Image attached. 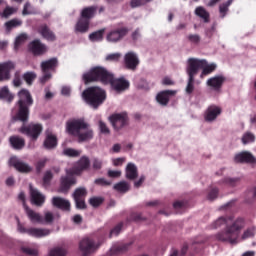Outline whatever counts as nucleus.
<instances>
[{
    "instance_id": "0e129e2a",
    "label": "nucleus",
    "mask_w": 256,
    "mask_h": 256,
    "mask_svg": "<svg viewBox=\"0 0 256 256\" xmlns=\"http://www.w3.org/2000/svg\"><path fill=\"white\" fill-rule=\"evenodd\" d=\"M122 172L120 170H108V177H111L112 179H117L121 177Z\"/></svg>"
},
{
    "instance_id": "680f3d73",
    "label": "nucleus",
    "mask_w": 256,
    "mask_h": 256,
    "mask_svg": "<svg viewBox=\"0 0 256 256\" xmlns=\"http://www.w3.org/2000/svg\"><path fill=\"white\" fill-rule=\"evenodd\" d=\"M94 183L96 185H100L101 187H107V186L111 185V182H109V180H107L105 178H98L94 181Z\"/></svg>"
},
{
    "instance_id": "c03bdc74",
    "label": "nucleus",
    "mask_w": 256,
    "mask_h": 256,
    "mask_svg": "<svg viewBox=\"0 0 256 256\" xmlns=\"http://www.w3.org/2000/svg\"><path fill=\"white\" fill-rule=\"evenodd\" d=\"M255 233H256L255 227L248 228L243 232L241 239L243 241H245L246 239H253V237H255Z\"/></svg>"
},
{
    "instance_id": "a878e982",
    "label": "nucleus",
    "mask_w": 256,
    "mask_h": 256,
    "mask_svg": "<svg viewBox=\"0 0 256 256\" xmlns=\"http://www.w3.org/2000/svg\"><path fill=\"white\" fill-rule=\"evenodd\" d=\"M91 22L85 18H79L74 25V33H87L89 31V27Z\"/></svg>"
},
{
    "instance_id": "72a5a7b5",
    "label": "nucleus",
    "mask_w": 256,
    "mask_h": 256,
    "mask_svg": "<svg viewBox=\"0 0 256 256\" xmlns=\"http://www.w3.org/2000/svg\"><path fill=\"white\" fill-rule=\"evenodd\" d=\"M9 141L13 149H23L25 147V139L19 136H11Z\"/></svg>"
},
{
    "instance_id": "37998d69",
    "label": "nucleus",
    "mask_w": 256,
    "mask_h": 256,
    "mask_svg": "<svg viewBox=\"0 0 256 256\" xmlns=\"http://www.w3.org/2000/svg\"><path fill=\"white\" fill-rule=\"evenodd\" d=\"M23 79L27 85H33V81L37 79V74L35 72H25Z\"/></svg>"
},
{
    "instance_id": "4be33fe9",
    "label": "nucleus",
    "mask_w": 256,
    "mask_h": 256,
    "mask_svg": "<svg viewBox=\"0 0 256 256\" xmlns=\"http://www.w3.org/2000/svg\"><path fill=\"white\" fill-rule=\"evenodd\" d=\"M29 51H31L34 55H43L47 53V46L41 43V40H34L28 45Z\"/></svg>"
},
{
    "instance_id": "9d476101",
    "label": "nucleus",
    "mask_w": 256,
    "mask_h": 256,
    "mask_svg": "<svg viewBox=\"0 0 256 256\" xmlns=\"http://www.w3.org/2000/svg\"><path fill=\"white\" fill-rule=\"evenodd\" d=\"M223 113V108L216 104L209 105L203 114L204 121L206 123H215L217 118Z\"/></svg>"
},
{
    "instance_id": "7ed1b4c3",
    "label": "nucleus",
    "mask_w": 256,
    "mask_h": 256,
    "mask_svg": "<svg viewBox=\"0 0 256 256\" xmlns=\"http://www.w3.org/2000/svg\"><path fill=\"white\" fill-rule=\"evenodd\" d=\"M89 165V158L84 156L78 161L77 168L66 170L67 176L61 178L58 193H67V191L71 189L72 185H75V183H77V179L73 177V175H81L82 171H85V169H89Z\"/></svg>"
},
{
    "instance_id": "cd10ccee",
    "label": "nucleus",
    "mask_w": 256,
    "mask_h": 256,
    "mask_svg": "<svg viewBox=\"0 0 256 256\" xmlns=\"http://www.w3.org/2000/svg\"><path fill=\"white\" fill-rule=\"evenodd\" d=\"M138 175L139 172L137 166L134 163L129 162L125 168L126 179H129L130 181H135V178L138 177Z\"/></svg>"
},
{
    "instance_id": "09e8293b",
    "label": "nucleus",
    "mask_w": 256,
    "mask_h": 256,
    "mask_svg": "<svg viewBox=\"0 0 256 256\" xmlns=\"http://www.w3.org/2000/svg\"><path fill=\"white\" fill-rule=\"evenodd\" d=\"M233 3V0H228L226 3H223L220 5L219 11L221 14V17H225L227 15V12L229 11V6Z\"/></svg>"
},
{
    "instance_id": "f8f14e48",
    "label": "nucleus",
    "mask_w": 256,
    "mask_h": 256,
    "mask_svg": "<svg viewBox=\"0 0 256 256\" xmlns=\"http://www.w3.org/2000/svg\"><path fill=\"white\" fill-rule=\"evenodd\" d=\"M85 197H87V189L80 187L74 191L73 198L77 209H86L87 204H85Z\"/></svg>"
},
{
    "instance_id": "2eb2a0df",
    "label": "nucleus",
    "mask_w": 256,
    "mask_h": 256,
    "mask_svg": "<svg viewBox=\"0 0 256 256\" xmlns=\"http://www.w3.org/2000/svg\"><path fill=\"white\" fill-rule=\"evenodd\" d=\"M9 164L20 173H31L33 171V168L29 164L19 160L16 156L10 158Z\"/></svg>"
},
{
    "instance_id": "0eeeda50",
    "label": "nucleus",
    "mask_w": 256,
    "mask_h": 256,
    "mask_svg": "<svg viewBox=\"0 0 256 256\" xmlns=\"http://www.w3.org/2000/svg\"><path fill=\"white\" fill-rule=\"evenodd\" d=\"M18 106L19 111L16 115V119L19 121H27L29 119V107L33 105V97L27 89H21L18 92Z\"/></svg>"
},
{
    "instance_id": "393cba45",
    "label": "nucleus",
    "mask_w": 256,
    "mask_h": 256,
    "mask_svg": "<svg viewBox=\"0 0 256 256\" xmlns=\"http://www.w3.org/2000/svg\"><path fill=\"white\" fill-rule=\"evenodd\" d=\"M223 83H225V77L214 76L207 80L206 85L208 87H211L213 91H221V87H223Z\"/></svg>"
},
{
    "instance_id": "8fccbe9b",
    "label": "nucleus",
    "mask_w": 256,
    "mask_h": 256,
    "mask_svg": "<svg viewBox=\"0 0 256 256\" xmlns=\"http://www.w3.org/2000/svg\"><path fill=\"white\" fill-rule=\"evenodd\" d=\"M16 11H18V8H14V7H9V6H7V7L4 9L3 13H0V15H1L2 17L7 18V17H11V15H15V12H16Z\"/></svg>"
},
{
    "instance_id": "5fc2aeb1",
    "label": "nucleus",
    "mask_w": 256,
    "mask_h": 256,
    "mask_svg": "<svg viewBox=\"0 0 256 256\" xmlns=\"http://www.w3.org/2000/svg\"><path fill=\"white\" fill-rule=\"evenodd\" d=\"M151 0H131L130 5L133 9L137 7H141L142 5H145L146 3H149Z\"/></svg>"
},
{
    "instance_id": "052dcab7",
    "label": "nucleus",
    "mask_w": 256,
    "mask_h": 256,
    "mask_svg": "<svg viewBox=\"0 0 256 256\" xmlns=\"http://www.w3.org/2000/svg\"><path fill=\"white\" fill-rule=\"evenodd\" d=\"M71 86L69 85H64L61 87V95H63V97H71Z\"/></svg>"
},
{
    "instance_id": "423d86ee",
    "label": "nucleus",
    "mask_w": 256,
    "mask_h": 256,
    "mask_svg": "<svg viewBox=\"0 0 256 256\" xmlns=\"http://www.w3.org/2000/svg\"><path fill=\"white\" fill-rule=\"evenodd\" d=\"M113 77V73L107 70L103 66H95L92 67L87 73L83 74V81L87 85L88 83H93V81H99L103 85H109V81H111Z\"/></svg>"
},
{
    "instance_id": "f704fd0d",
    "label": "nucleus",
    "mask_w": 256,
    "mask_h": 256,
    "mask_svg": "<svg viewBox=\"0 0 256 256\" xmlns=\"http://www.w3.org/2000/svg\"><path fill=\"white\" fill-rule=\"evenodd\" d=\"M194 13L197 17H200V19L203 20L204 23H209V12H207V10L204 7H196Z\"/></svg>"
},
{
    "instance_id": "39448f33",
    "label": "nucleus",
    "mask_w": 256,
    "mask_h": 256,
    "mask_svg": "<svg viewBox=\"0 0 256 256\" xmlns=\"http://www.w3.org/2000/svg\"><path fill=\"white\" fill-rule=\"evenodd\" d=\"M82 99L92 109H97L107 100V92L99 86H92L83 91Z\"/></svg>"
},
{
    "instance_id": "ddd939ff",
    "label": "nucleus",
    "mask_w": 256,
    "mask_h": 256,
    "mask_svg": "<svg viewBox=\"0 0 256 256\" xmlns=\"http://www.w3.org/2000/svg\"><path fill=\"white\" fill-rule=\"evenodd\" d=\"M124 65L126 69L135 71L139 66V56L135 52H128L124 55Z\"/></svg>"
},
{
    "instance_id": "bb28decb",
    "label": "nucleus",
    "mask_w": 256,
    "mask_h": 256,
    "mask_svg": "<svg viewBox=\"0 0 256 256\" xmlns=\"http://www.w3.org/2000/svg\"><path fill=\"white\" fill-rule=\"evenodd\" d=\"M97 247H99V245L95 244V242H93V240L89 238H84L80 242V250L82 251V253H85V254L92 253V251H95Z\"/></svg>"
},
{
    "instance_id": "13d9d810",
    "label": "nucleus",
    "mask_w": 256,
    "mask_h": 256,
    "mask_svg": "<svg viewBox=\"0 0 256 256\" xmlns=\"http://www.w3.org/2000/svg\"><path fill=\"white\" fill-rule=\"evenodd\" d=\"M22 251H23V253H26L27 255H32V256L39 255V250H37V248L23 247Z\"/></svg>"
},
{
    "instance_id": "1a4fd4ad",
    "label": "nucleus",
    "mask_w": 256,
    "mask_h": 256,
    "mask_svg": "<svg viewBox=\"0 0 256 256\" xmlns=\"http://www.w3.org/2000/svg\"><path fill=\"white\" fill-rule=\"evenodd\" d=\"M19 132L29 137L32 141H37L39 135L43 132V126L41 124H30L28 126H22Z\"/></svg>"
},
{
    "instance_id": "c9c22d12",
    "label": "nucleus",
    "mask_w": 256,
    "mask_h": 256,
    "mask_svg": "<svg viewBox=\"0 0 256 256\" xmlns=\"http://www.w3.org/2000/svg\"><path fill=\"white\" fill-rule=\"evenodd\" d=\"M95 11H96L95 7H86L81 10L80 18L87 19V21H89V19H93V17H95Z\"/></svg>"
},
{
    "instance_id": "58836bf2",
    "label": "nucleus",
    "mask_w": 256,
    "mask_h": 256,
    "mask_svg": "<svg viewBox=\"0 0 256 256\" xmlns=\"http://www.w3.org/2000/svg\"><path fill=\"white\" fill-rule=\"evenodd\" d=\"M23 25V21L21 19L14 18L9 20L4 24L6 31H11V29H15L16 27H21Z\"/></svg>"
},
{
    "instance_id": "e2e57ef3",
    "label": "nucleus",
    "mask_w": 256,
    "mask_h": 256,
    "mask_svg": "<svg viewBox=\"0 0 256 256\" xmlns=\"http://www.w3.org/2000/svg\"><path fill=\"white\" fill-rule=\"evenodd\" d=\"M145 179H146L145 175H140V176L138 177V179H136V180L134 181V187H135L136 189H139V187H141V185H143V183H145Z\"/></svg>"
},
{
    "instance_id": "f03ea898",
    "label": "nucleus",
    "mask_w": 256,
    "mask_h": 256,
    "mask_svg": "<svg viewBox=\"0 0 256 256\" xmlns=\"http://www.w3.org/2000/svg\"><path fill=\"white\" fill-rule=\"evenodd\" d=\"M66 133L76 137L79 143L91 141L93 138V129L89 122L83 118H72L66 122Z\"/></svg>"
},
{
    "instance_id": "7c9ffc66",
    "label": "nucleus",
    "mask_w": 256,
    "mask_h": 256,
    "mask_svg": "<svg viewBox=\"0 0 256 256\" xmlns=\"http://www.w3.org/2000/svg\"><path fill=\"white\" fill-rule=\"evenodd\" d=\"M57 65H59L57 58H52V59L43 61L41 63L42 73H47L49 71H53L57 67Z\"/></svg>"
},
{
    "instance_id": "6e6552de",
    "label": "nucleus",
    "mask_w": 256,
    "mask_h": 256,
    "mask_svg": "<svg viewBox=\"0 0 256 256\" xmlns=\"http://www.w3.org/2000/svg\"><path fill=\"white\" fill-rule=\"evenodd\" d=\"M16 223H17V231L18 233H22L26 235H29L30 237H35L36 239H41V237H47V235L51 234V230L45 229V228H35L30 227L26 228L23 223H21V220H19L18 217H16Z\"/></svg>"
},
{
    "instance_id": "aec40b11",
    "label": "nucleus",
    "mask_w": 256,
    "mask_h": 256,
    "mask_svg": "<svg viewBox=\"0 0 256 256\" xmlns=\"http://www.w3.org/2000/svg\"><path fill=\"white\" fill-rule=\"evenodd\" d=\"M110 122L114 129L119 130L127 125V113L114 114L110 117Z\"/></svg>"
},
{
    "instance_id": "3c124183",
    "label": "nucleus",
    "mask_w": 256,
    "mask_h": 256,
    "mask_svg": "<svg viewBox=\"0 0 256 256\" xmlns=\"http://www.w3.org/2000/svg\"><path fill=\"white\" fill-rule=\"evenodd\" d=\"M12 83L14 87H21V85H23V81L21 80V73L19 71L15 72Z\"/></svg>"
},
{
    "instance_id": "e433bc0d",
    "label": "nucleus",
    "mask_w": 256,
    "mask_h": 256,
    "mask_svg": "<svg viewBox=\"0 0 256 256\" xmlns=\"http://www.w3.org/2000/svg\"><path fill=\"white\" fill-rule=\"evenodd\" d=\"M115 191H118V193H127L129 189H131V184L127 181H121L114 185Z\"/></svg>"
},
{
    "instance_id": "4468645a",
    "label": "nucleus",
    "mask_w": 256,
    "mask_h": 256,
    "mask_svg": "<svg viewBox=\"0 0 256 256\" xmlns=\"http://www.w3.org/2000/svg\"><path fill=\"white\" fill-rule=\"evenodd\" d=\"M15 69V62L7 61L0 63V81H9L11 71Z\"/></svg>"
},
{
    "instance_id": "4d7b16f0",
    "label": "nucleus",
    "mask_w": 256,
    "mask_h": 256,
    "mask_svg": "<svg viewBox=\"0 0 256 256\" xmlns=\"http://www.w3.org/2000/svg\"><path fill=\"white\" fill-rule=\"evenodd\" d=\"M98 125H99L100 132L103 135H109V133H111L109 130V127H107V124L104 123L103 121H99Z\"/></svg>"
},
{
    "instance_id": "473e14b6",
    "label": "nucleus",
    "mask_w": 256,
    "mask_h": 256,
    "mask_svg": "<svg viewBox=\"0 0 256 256\" xmlns=\"http://www.w3.org/2000/svg\"><path fill=\"white\" fill-rule=\"evenodd\" d=\"M59 219V214H55L51 211L44 212V217H42V225H51V223Z\"/></svg>"
},
{
    "instance_id": "79ce46f5",
    "label": "nucleus",
    "mask_w": 256,
    "mask_h": 256,
    "mask_svg": "<svg viewBox=\"0 0 256 256\" xmlns=\"http://www.w3.org/2000/svg\"><path fill=\"white\" fill-rule=\"evenodd\" d=\"M241 141L243 145H249L250 143H255V135L251 132H246L242 135Z\"/></svg>"
},
{
    "instance_id": "de8ad7c7",
    "label": "nucleus",
    "mask_w": 256,
    "mask_h": 256,
    "mask_svg": "<svg viewBox=\"0 0 256 256\" xmlns=\"http://www.w3.org/2000/svg\"><path fill=\"white\" fill-rule=\"evenodd\" d=\"M33 14H35V8L31 5V3L26 2L22 10V15H33Z\"/></svg>"
},
{
    "instance_id": "b1692460",
    "label": "nucleus",
    "mask_w": 256,
    "mask_h": 256,
    "mask_svg": "<svg viewBox=\"0 0 256 256\" xmlns=\"http://www.w3.org/2000/svg\"><path fill=\"white\" fill-rule=\"evenodd\" d=\"M52 205L53 207H57L62 211H71V202L59 196H55L52 198Z\"/></svg>"
},
{
    "instance_id": "338daca9",
    "label": "nucleus",
    "mask_w": 256,
    "mask_h": 256,
    "mask_svg": "<svg viewBox=\"0 0 256 256\" xmlns=\"http://www.w3.org/2000/svg\"><path fill=\"white\" fill-rule=\"evenodd\" d=\"M42 73H43V75H42V77H40L39 81H40V83L45 84V83H47V81H50L52 75L50 72H42Z\"/></svg>"
},
{
    "instance_id": "c756f323",
    "label": "nucleus",
    "mask_w": 256,
    "mask_h": 256,
    "mask_svg": "<svg viewBox=\"0 0 256 256\" xmlns=\"http://www.w3.org/2000/svg\"><path fill=\"white\" fill-rule=\"evenodd\" d=\"M38 33H40V35L46 39V41H55L57 39V37L55 36V33H53V31H51L49 29V27H47V25H41L38 28Z\"/></svg>"
},
{
    "instance_id": "a18cd8bd",
    "label": "nucleus",
    "mask_w": 256,
    "mask_h": 256,
    "mask_svg": "<svg viewBox=\"0 0 256 256\" xmlns=\"http://www.w3.org/2000/svg\"><path fill=\"white\" fill-rule=\"evenodd\" d=\"M67 255V250L63 247H55L49 252V256H65Z\"/></svg>"
},
{
    "instance_id": "bf43d9fd",
    "label": "nucleus",
    "mask_w": 256,
    "mask_h": 256,
    "mask_svg": "<svg viewBox=\"0 0 256 256\" xmlns=\"http://www.w3.org/2000/svg\"><path fill=\"white\" fill-rule=\"evenodd\" d=\"M217 195H219V189L212 188L208 193L207 199H209V201H214V199H217Z\"/></svg>"
},
{
    "instance_id": "ea45409f",
    "label": "nucleus",
    "mask_w": 256,
    "mask_h": 256,
    "mask_svg": "<svg viewBox=\"0 0 256 256\" xmlns=\"http://www.w3.org/2000/svg\"><path fill=\"white\" fill-rule=\"evenodd\" d=\"M121 57H123V55L119 52L110 53L105 56L104 61H107L108 63H117V61L121 60Z\"/></svg>"
},
{
    "instance_id": "4c0bfd02",
    "label": "nucleus",
    "mask_w": 256,
    "mask_h": 256,
    "mask_svg": "<svg viewBox=\"0 0 256 256\" xmlns=\"http://www.w3.org/2000/svg\"><path fill=\"white\" fill-rule=\"evenodd\" d=\"M29 39L26 33L19 34L16 36L15 41H14V51H17L18 49L21 48V45L25 43Z\"/></svg>"
},
{
    "instance_id": "c85d7f7f",
    "label": "nucleus",
    "mask_w": 256,
    "mask_h": 256,
    "mask_svg": "<svg viewBox=\"0 0 256 256\" xmlns=\"http://www.w3.org/2000/svg\"><path fill=\"white\" fill-rule=\"evenodd\" d=\"M234 222L235 221H233V218L231 217L221 216L217 218L214 222H212L211 228L219 229V227H223V225H226V227H229Z\"/></svg>"
},
{
    "instance_id": "9b49d317",
    "label": "nucleus",
    "mask_w": 256,
    "mask_h": 256,
    "mask_svg": "<svg viewBox=\"0 0 256 256\" xmlns=\"http://www.w3.org/2000/svg\"><path fill=\"white\" fill-rule=\"evenodd\" d=\"M108 85H110L111 89L116 93H123L129 89L130 83L125 77L115 78L112 74V78L108 82Z\"/></svg>"
},
{
    "instance_id": "6e6d98bb",
    "label": "nucleus",
    "mask_w": 256,
    "mask_h": 256,
    "mask_svg": "<svg viewBox=\"0 0 256 256\" xmlns=\"http://www.w3.org/2000/svg\"><path fill=\"white\" fill-rule=\"evenodd\" d=\"M89 203L92 207H99L103 203V198L101 197H92L89 199Z\"/></svg>"
},
{
    "instance_id": "a211bd4d",
    "label": "nucleus",
    "mask_w": 256,
    "mask_h": 256,
    "mask_svg": "<svg viewBox=\"0 0 256 256\" xmlns=\"http://www.w3.org/2000/svg\"><path fill=\"white\" fill-rule=\"evenodd\" d=\"M57 145H58L57 135H55V133H53L51 131H46L45 139L43 142L44 149L51 151L53 149H56Z\"/></svg>"
},
{
    "instance_id": "2f4dec72",
    "label": "nucleus",
    "mask_w": 256,
    "mask_h": 256,
    "mask_svg": "<svg viewBox=\"0 0 256 256\" xmlns=\"http://www.w3.org/2000/svg\"><path fill=\"white\" fill-rule=\"evenodd\" d=\"M0 99L2 101H6L7 103H11L13 99H15V95L9 90L8 86H3L0 88Z\"/></svg>"
},
{
    "instance_id": "5701e85b",
    "label": "nucleus",
    "mask_w": 256,
    "mask_h": 256,
    "mask_svg": "<svg viewBox=\"0 0 256 256\" xmlns=\"http://www.w3.org/2000/svg\"><path fill=\"white\" fill-rule=\"evenodd\" d=\"M177 95V91L175 90H165L156 95V101L159 105H167L169 103V99L171 97H175Z\"/></svg>"
},
{
    "instance_id": "6ab92c4d",
    "label": "nucleus",
    "mask_w": 256,
    "mask_h": 256,
    "mask_svg": "<svg viewBox=\"0 0 256 256\" xmlns=\"http://www.w3.org/2000/svg\"><path fill=\"white\" fill-rule=\"evenodd\" d=\"M30 201L32 205H36V207H41L45 203V195L37 190V188H33V186H30Z\"/></svg>"
},
{
    "instance_id": "864d4df0",
    "label": "nucleus",
    "mask_w": 256,
    "mask_h": 256,
    "mask_svg": "<svg viewBox=\"0 0 256 256\" xmlns=\"http://www.w3.org/2000/svg\"><path fill=\"white\" fill-rule=\"evenodd\" d=\"M111 161L114 167H121L123 166V163L127 161V159L125 157H119V158H112Z\"/></svg>"
},
{
    "instance_id": "412c9836",
    "label": "nucleus",
    "mask_w": 256,
    "mask_h": 256,
    "mask_svg": "<svg viewBox=\"0 0 256 256\" xmlns=\"http://www.w3.org/2000/svg\"><path fill=\"white\" fill-rule=\"evenodd\" d=\"M24 211L31 223L43 225V216L39 212H35V210L29 208L26 204H24Z\"/></svg>"
},
{
    "instance_id": "20e7f679",
    "label": "nucleus",
    "mask_w": 256,
    "mask_h": 256,
    "mask_svg": "<svg viewBox=\"0 0 256 256\" xmlns=\"http://www.w3.org/2000/svg\"><path fill=\"white\" fill-rule=\"evenodd\" d=\"M245 223L243 219L238 218L229 226H226L221 232L216 234V239L222 243L237 245L239 243V233L243 229Z\"/></svg>"
},
{
    "instance_id": "a19ab883",
    "label": "nucleus",
    "mask_w": 256,
    "mask_h": 256,
    "mask_svg": "<svg viewBox=\"0 0 256 256\" xmlns=\"http://www.w3.org/2000/svg\"><path fill=\"white\" fill-rule=\"evenodd\" d=\"M103 33H105L104 29L91 33L89 35L90 41H92L93 43H99V41H103Z\"/></svg>"
},
{
    "instance_id": "69168bd1",
    "label": "nucleus",
    "mask_w": 256,
    "mask_h": 256,
    "mask_svg": "<svg viewBox=\"0 0 256 256\" xmlns=\"http://www.w3.org/2000/svg\"><path fill=\"white\" fill-rule=\"evenodd\" d=\"M122 228H123V224H118L115 228L111 230L110 237H117V235L121 233Z\"/></svg>"
},
{
    "instance_id": "49530a36",
    "label": "nucleus",
    "mask_w": 256,
    "mask_h": 256,
    "mask_svg": "<svg viewBox=\"0 0 256 256\" xmlns=\"http://www.w3.org/2000/svg\"><path fill=\"white\" fill-rule=\"evenodd\" d=\"M63 155L66 157H79V155H81V151L73 148H65L63 150Z\"/></svg>"
},
{
    "instance_id": "603ef678",
    "label": "nucleus",
    "mask_w": 256,
    "mask_h": 256,
    "mask_svg": "<svg viewBox=\"0 0 256 256\" xmlns=\"http://www.w3.org/2000/svg\"><path fill=\"white\" fill-rule=\"evenodd\" d=\"M223 181L225 185H229V187H235L237 183H239V178L226 177Z\"/></svg>"
},
{
    "instance_id": "dca6fc26",
    "label": "nucleus",
    "mask_w": 256,
    "mask_h": 256,
    "mask_svg": "<svg viewBox=\"0 0 256 256\" xmlns=\"http://www.w3.org/2000/svg\"><path fill=\"white\" fill-rule=\"evenodd\" d=\"M236 163H250V165H256V158L253 153L249 151H242L234 156Z\"/></svg>"
},
{
    "instance_id": "f257e3e1",
    "label": "nucleus",
    "mask_w": 256,
    "mask_h": 256,
    "mask_svg": "<svg viewBox=\"0 0 256 256\" xmlns=\"http://www.w3.org/2000/svg\"><path fill=\"white\" fill-rule=\"evenodd\" d=\"M216 69L217 64L215 62L208 63L205 59L188 58L186 62L188 81L185 88L187 95H191L195 91V77H197L198 73H200V79H205L207 75H211Z\"/></svg>"
},
{
    "instance_id": "f3484780",
    "label": "nucleus",
    "mask_w": 256,
    "mask_h": 256,
    "mask_svg": "<svg viewBox=\"0 0 256 256\" xmlns=\"http://www.w3.org/2000/svg\"><path fill=\"white\" fill-rule=\"evenodd\" d=\"M126 35H127L126 28L114 29L107 33L106 41H108V43H117V41H121V39Z\"/></svg>"
},
{
    "instance_id": "774afa93",
    "label": "nucleus",
    "mask_w": 256,
    "mask_h": 256,
    "mask_svg": "<svg viewBox=\"0 0 256 256\" xmlns=\"http://www.w3.org/2000/svg\"><path fill=\"white\" fill-rule=\"evenodd\" d=\"M47 164V158H42L36 163V169L37 171H41L43 167Z\"/></svg>"
}]
</instances>
